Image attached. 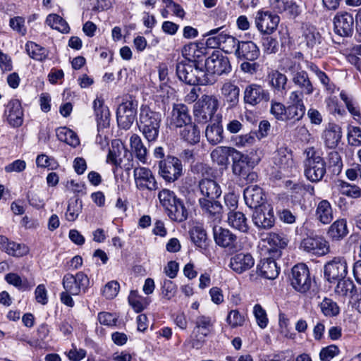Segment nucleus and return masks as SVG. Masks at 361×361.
<instances>
[{"mask_svg": "<svg viewBox=\"0 0 361 361\" xmlns=\"http://www.w3.org/2000/svg\"><path fill=\"white\" fill-rule=\"evenodd\" d=\"M162 115L149 106L142 104L140 109L137 124L139 130L149 142H155L159 135Z\"/></svg>", "mask_w": 361, "mask_h": 361, "instance_id": "1", "label": "nucleus"}, {"mask_svg": "<svg viewBox=\"0 0 361 361\" xmlns=\"http://www.w3.org/2000/svg\"><path fill=\"white\" fill-rule=\"evenodd\" d=\"M176 75L178 79L189 85H207L213 84L215 79L206 73L202 66H197L186 61L176 64Z\"/></svg>", "mask_w": 361, "mask_h": 361, "instance_id": "2", "label": "nucleus"}, {"mask_svg": "<svg viewBox=\"0 0 361 361\" xmlns=\"http://www.w3.org/2000/svg\"><path fill=\"white\" fill-rule=\"evenodd\" d=\"M255 162L247 154L236 152L233 154L232 170L243 183L248 184L257 180L258 176L254 171Z\"/></svg>", "mask_w": 361, "mask_h": 361, "instance_id": "3", "label": "nucleus"}, {"mask_svg": "<svg viewBox=\"0 0 361 361\" xmlns=\"http://www.w3.org/2000/svg\"><path fill=\"white\" fill-rule=\"evenodd\" d=\"M219 101L214 96L204 94L195 104L193 114L195 120L199 123H207L213 117L218 109Z\"/></svg>", "mask_w": 361, "mask_h": 361, "instance_id": "4", "label": "nucleus"}, {"mask_svg": "<svg viewBox=\"0 0 361 361\" xmlns=\"http://www.w3.org/2000/svg\"><path fill=\"white\" fill-rule=\"evenodd\" d=\"M302 42L311 50L312 55L315 57H321L327 53V45L315 27L306 25L302 27Z\"/></svg>", "mask_w": 361, "mask_h": 361, "instance_id": "5", "label": "nucleus"}, {"mask_svg": "<svg viewBox=\"0 0 361 361\" xmlns=\"http://www.w3.org/2000/svg\"><path fill=\"white\" fill-rule=\"evenodd\" d=\"M290 281L292 287L301 293H307L312 283L309 269L302 263L298 264L292 268Z\"/></svg>", "mask_w": 361, "mask_h": 361, "instance_id": "6", "label": "nucleus"}, {"mask_svg": "<svg viewBox=\"0 0 361 361\" xmlns=\"http://www.w3.org/2000/svg\"><path fill=\"white\" fill-rule=\"evenodd\" d=\"M183 173L181 161L175 157L168 156L159 162V175L168 183H173Z\"/></svg>", "mask_w": 361, "mask_h": 361, "instance_id": "7", "label": "nucleus"}, {"mask_svg": "<svg viewBox=\"0 0 361 361\" xmlns=\"http://www.w3.org/2000/svg\"><path fill=\"white\" fill-rule=\"evenodd\" d=\"M305 175L311 182L320 181L326 173V162L319 155L312 152V155L307 154V158L304 162Z\"/></svg>", "mask_w": 361, "mask_h": 361, "instance_id": "8", "label": "nucleus"}, {"mask_svg": "<svg viewBox=\"0 0 361 361\" xmlns=\"http://www.w3.org/2000/svg\"><path fill=\"white\" fill-rule=\"evenodd\" d=\"M137 102L131 97L118 106L116 118L120 128L128 130L131 127L137 115Z\"/></svg>", "mask_w": 361, "mask_h": 361, "instance_id": "9", "label": "nucleus"}, {"mask_svg": "<svg viewBox=\"0 0 361 361\" xmlns=\"http://www.w3.org/2000/svg\"><path fill=\"white\" fill-rule=\"evenodd\" d=\"M204 68L206 73L209 74L213 78V75H221L228 73L231 70V66L228 57L219 54V51L213 53L204 61Z\"/></svg>", "mask_w": 361, "mask_h": 361, "instance_id": "10", "label": "nucleus"}, {"mask_svg": "<svg viewBox=\"0 0 361 361\" xmlns=\"http://www.w3.org/2000/svg\"><path fill=\"white\" fill-rule=\"evenodd\" d=\"M347 274L348 265L344 257H334L324 266V277L329 283H333L343 278H345Z\"/></svg>", "mask_w": 361, "mask_h": 361, "instance_id": "11", "label": "nucleus"}, {"mask_svg": "<svg viewBox=\"0 0 361 361\" xmlns=\"http://www.w3.org/2000/svg\"><path fill=\"white\" fill-rule=\"evenodd\" d=\"M136 188L140 190L155 191L159 189V184L152 171L145 167H137L133 171Z\"/></svg>", "mask_w": 361, "mask_h": 361, "instance_id": "12", "label": "nucleus"}, {"mask_svg": "<svg viewBox=\"0 0 361 361\" xmlns=\"http://www.w3.org/2000/svg\"><path fill=\"white\" fill-rule=\"evenodd\" d=\"M213 235L217 245L226 248L231 252L237 251L238 248V238L229 229L221 226H214Z\"/></svg>", "mask_w": 361, "mask_h": 361, "instance_id": "13", "label": "nucleus"}, {"mask_svg": "<svg viewBox=\"0 0 361 361\" xmlns=\"http://www.w3.org/2000/svg\"><path fill=\"white\" fill-rule=\"evenodd\" d=\"M63 286L65 290L73 295H78L82 290H85L89 285L87 276L82 271L75 275L66 274L63 278Z\"/></svg>", "mask_w": 361, "mask_h": 361, "instance_id": "14", "label": "nucleus"}, {"mask_svg": "<svg viewBox=\"0 0 361 361\" xmlns=\"http://www.w3.org/2000/svg\"><path fill=\"white\" fill-rule=\"evenodd\" d=\"M252 222L259 229L267 230L272 228L275 224L273 207L270 204H267L255 209Z\"/></svg>", "mask_w": 361, "mask_h": 361, "instance_id": "15", "label": "nucleus"}, {"mask_svg": "<svg viewBox=\"0 0 361 361\" xmlns=\"http://www.w3.org/2000/svg\"><path fill=\"white\" fill-rule=\"evenodd\" d=\"M269 93L260 85L252 83L245 87L243 92V100L246 104L252 106L259 104L261 102H267Z\"/></svg>", "mask_w": 361, "mask_h": 361, "instance_id": "16", "label": "nucleus"}, {"mask_svg": "<svg viewBox=\"0 0 361 361\" xmlns=\"http://www.w3.org/2000/svg\"><path fill=\"white\" fill-rule=\"evenodd\" d=\"M300 247L307 252L317 255H324L329 252L328 241L319 235L304 238L300 243Z\"/></svg>", "mask_w": 361, "mask_h": 361, "instance_id": "17", "label": "nucleus"}, {"mask_svg": "<svg viewBox=\"0 0 361 361\" xmlns=\"http://www.w3.org/2000/svg\"><path fill=\"white\" fill-rule=\"evenodd\" d=\"M334 32L341 37L351 36L353 32L354 18L348 12H338L334 18Z\"/></svg>", "mask_w": 361, "mask_h": 361, "instance_id": "18", "label": "nucleus"}, {"mask_svg": "<svg viewBox=\"0 0 361 361\" xmlns=\"http://www.w3.org/2000/svg\"><path fill=\"white\" fill-rule=\"evenodd\" d=\"M4 116L13 128L20 126L23 123V111L18 99H11L6 105Z\"/></svg>", "mask_w": 361, "mask_h": 361, "instance_id": "19", "label": "nucleus"}, {"mask_svg": "<svg viewBox=\"0 0 361 361\" xmlns=\"http://www.w3.org/2000/svg\"><path fill=\"white\" fill-rule=\"evenodd\" d=\"M235 56L240 60L254 61L259 56V49L252 41H239L237 39Z\"/></svg>", "mask_w": 361, "mask_h": 361, "instance_id": "20", "label": "nucleus"}, {"mask_svg": "<svg viewBox=\"0 0 361 361\" xmlns=\"http://www.w3.org/2000/svg\"><path fill=\"white\" fill-rule=\"evenodd\" d=\"M343 132L341 127L334 123H329L322 134L324 145L329 149H334L341 141Z\"/></svg>", "mask_w": 361, "mask_h": 361, "instance_id": "21", "label": "nucleus"}, {"mask_svg": "<svg viewBox=\"0 0 361 361\" xmlns=\"http://www.w3.org/2000/svg\"><path fill=\"white\" fill-rule=\"evenodd\" d=\"M245 204L250 207L257 208L265 206L266 197L263 190L257 185H251L246 188L243 192Z\"/></svg>", "mask_w": 361, "mask_h": 361, "instance_id": "22", "label": "nucleus"}, {"mask_svg": "<svg viewBox=\"0 0 361 361\" xmlns=\"http://www.w3.org/2000/svg\"><path fill=\"white\" fill-rule=\"evenodd\" d=\"M198 203L203 214L213 221H221L223 206L218 199L199 198Z\"/></svg>", "mask_w": 361, "mask_h": 361, "instance_id": "23", "label": "nucleus"}, {"mask_svg": "<svg viewBox=\"0 0 361 361\" xmlns=\"http://www.w3.org/2000/svg\"><path fill=\"white\" fill-rule=\"evenodd\" d=\"M198 203L203 214L213 221H221L223 206L218 199L199 198Z\"/></svg>", "mask_w": 361, "mask_h": 361, "instance_id": "24", "label": "nucleus"}, {"mask_svg": "<svg viewBox=\"0 0 361 361\" xmlns=\"http://www.w3.org/2000/svg\"><path fill=\"white\" fill-rule=\"evenodd\" d=\"M361 288H357L354 282L350 279L343 278L338 281L334 288L336 295L350 299V302L357 300Z\"/></svg>", "mask_w": 361, "mask_h": 361, "instance_id": "25", "label": "nucleus"}, {"mask_svg": "<svg viewBox=\"0 0 361 361\" xmlns=\"http://www.w3.org/2000/svg\"><path fill=\"white\" fill-rule=\"evenodd\" d=\"M279 23L277 15L269 12H258L255 18L257 29L262 33L269 34L275 30Z\"/></svg>", "mask_w": 361, "mask_h": 361, "instance_id": "26", "label": "nucleus"}, {"mask_svg": "<svg viewBox=\"0 0 361 361\" xmlns=\"http://www.w3.org/2000/svg\"><path fill=\"white\" fill-rule=\"evenodd\" d=\"M254 264V258L250 253L240 252L231 257L228 266L234 272L240 274L250 269Z\"/></svg>", "mask_w": 361, "mask_h": 361, "instance_id": "27", "label": "nucleus"}, {"mask_svg": "<svg viewBox=\"0 0 361 361\" xmlns=\"http://www.w3.org/2000/svg\"><path fill=\"white\" fill-rule=\"evenodd\" d=\"M267 80L275 95L283 97L286 94L288 78L285 74L274 70L268 74Z\"/></svg>", "mask_w": 361, "mask_h": 361, "instance_id": "28", "label": "nucleus"}, {"mask_svg": "<svg viewBox=\"0 0 361 361\" xmlns=\"http://www.w3.org/2000/svg\"><path fill=\"white\" fill-rule=\"evenodd\" d=\"M192 122L188 108L183 104H175L170 116V124L176 128L183 126Z\"/></svg>", "mask_w": 361, "mask_h": 361, "instance_id": "29", "label": "nucleus"}, {"mask_svg": "<svg viewBox=\"0 0 361 361\" xmlns=\"http://www.w3.org/2000/svg\"><path fill=\"white\" fill-rule=\"evenodd\" d=\"M0 249L14 257H21L29 252V248L26 245L11 241L1 235H0Z\"/></svg>", "mask_w": 361, "mask_h": 361, "instance_id": "30", "label": "nucleus"}, {"mask_svg": "<svg viewBox=\"0 0 361 361\" xmlns=\"http://www.w3.org/2000/svg\"><path fill=\"white\" fill-rule=\"evenodd\" d=\"M182 54L185 58L183 61L204 68V54L197 44L190 42L185 45L182 49Z\"/></svg>", "mask_w": 361, "mask_h": 361, "instance_id": "31", "label": "nucleus"}, {"mask_svg": "<svg viewBox=\"0 0 361 361\" xmlns=\"http://www.w3.org/2000/svg\"><path fill=\"white\" fill-rule=\"evenodd\" d=\"M195 327L193 334H196L197 341L192 342V346L198 348H200V342L209 334L212 323L209 317L200 315L195 319Z\"/></svg>", "mask_w": 361, "mask_h": 361, "instance_id": "32", "label": "nucleus"}, {"mask_svg": "<svg viewBox=\"0 0 361 361\" xmlns=\"http://www.w3.org/2000/svg\"><path fill=\"white\" fill-rule=\"evenodd\" d=\"M201 197L205 199H218L221 195V189L219 183L213 179H202L198 184Z\"/></svg>", "mask_w": 361, "mask_h": 361, "instance_id": "33", "label": "nucleus"}, {"mask_svg": "<svg viewBox=\"0 0 361 361\" xmlns=\"http://www.w3.org/2000/svg\"><path fill=\"white\" fill-rule=\"evenodd\" d=\"M292 82L305 94L310 95L314 91V85L305 71L293 72Z\"/></svg>", "mask_w": 361, "mask_h": 361, "instance_id": "34", "label": "nucleus"}, {"mask_svg": "<svg viewBox=\"0 0 361 361\" xmlns=\"http://www.w3.org/2000/svg\"><path fill=\"white\" fill-rule=\"evenodd\" d=\"M93 107L99 128H106L109 125L110 112L109 108L104 105L102 98H96L93 102Z\"/></svg>", "mask_w": 361, "mask_h": 361, "instance_id": "35", "label": "nucleus"}, {"mask_svg": "<svg viewBox=\"0 0 361 361\" xmlns=\"http://www.w3.org/2000/svg\"><path fill=\"white\" fill-rule=\"evenodd\" d=\"M257 269V273L267 279H274L279 274V268L276 262L269 257L262 259Z\"/></svg>", "mask_w": 361, "mask_h": 361, "instance_id": "36", "label": "nucleus"}, {"mask_svg": "<svg viewBox=\"0 0 361 361\" xmlns=\"http://www.w3.org/2000/svg\"><path fill=\"white\" fill-rule=\"evenodd\" d=\"M221 93L224 101L228 104V107L235 106L239 101L240 89L231 82H226L223 84L221 88Z\"/></svg>", "mask_w": 361, "mask_h": 361, "instance_id": "37", "label": "nucleus"}, {"mask_svg": "<svg viewBox=\"0 0 361 361\" xmlns=\"http://www.w3.org/2000/svg\"><path fill=\"white\" fill-rule=\"evenodd\" d=\"M165 212L171 220L177 222L185 221L189 214L183 200L180 198H178Z\"/></svg>", "mask_w": 361, "mask_h": 361, "instance_id": "38", "label": "nucleus"}, {"mask_svg": "<svg viewBox=\"0 0 361 361\" xmlns=\"http://www.w3.org/2000/svg\"><path fill=\"white\" fill-rule=\"evenodd\" d=\"M274 164L280 169L287 170L293 165L292 154L287 147H281L274 153L273 157Z\"/></svg>", "mask_w": 361, "mask_h": 361, "instance_id": "39", "label": "nucleus"}, {"mask_svg": "<svg viewBox=\"0 0 361 361\" xmlns=\"http://www.w3.org/2000/svg\"><path fill=\"white\" fill-rule=\"evenodd\" d=\"M236 152L238 151L233 147H217L211 152V158L219 166H224L228 164L229 156H232L233 159V154Z\"/></svg>", "mask_w": 361, "mask_h": 361, "instance_id": "40", "label": "nucleus"}, {"mask_svg": "<svg viewBox=\"0 0 361 361\" xmlns=\"http://www.w3.org/2000/svg\"><path fill=\"white\" fill-rule=\"evenodd\" d=\"M327 234L332 240L343 239L348 234L347 221L345 219L335 221L329 228Z\"/></svg>", "mask_w": 361, "mask_h": 361, "instance_id": "41", "label": "nucleus"}, {"mask_svg": "<svg viewBox=\"0 0 361 361\" xmlns=\"http://www.w3.org/2000/svg\"><path fill=\"white\" fill-rule=\"evenodd\" d=\"M228 224L231 227L242 233H247L249 230L247 219L245 215L239 211L228 212Z\"/></svg>", "mask_w": 361, "mask_h": 361, "instance_id": "42", "label": "nucleus"}, {"mask_svg": "<svg viewBox=\"0 0 361 361\" xmlns=\"http://www.w3.org/2000/svg\"><path fill=\"white\" fill-rule=\"evenodd\" d=\"M180 131L182 140L190 145H195L200 140V131L197 126L192 122L183 126Z\"/></svg>", "mask_w": 361, "mask_h": 361, "instance_id": "43", "label": "nucleus"}, {"mask_svg": "<svg viewBox=\"0 0 361 361\" xmlns=\"http://www.w3.org/2000/svg\"><path fill=\"white\" fill-rule=\"evenodd\" d=\"M316 216L317 219L324 224H328L334 219L333 209L329 201L324 200L319 202Z\"/></svg>", "mask_w": 361, "mask_h": 361, "instance_id": "44", "label": "nucleus"}, {"mask_svg": "<svg viewBox=\"0 0 361 361\" xmlns=\"http://www.w3.org/2000/svg\"><path fill=\"white\" fill-rule=\"evenodd\" d=\"M130 145L135 157L142 163L147 161V149L144 145L141 137L137 134H133L130 138Z\"/></svg>", "mask_w": 361, "mask_h": 361, "instance_id": "45", "label": "nucleus"}, {"mask_svg": "<svg viewBox=\"0 0 361 361\" xmlns=\"http://www.w3.org/2000/svg\"><path fill=\"white\" fill-rule=\"evenodd\" d=\"M25 50L30 58L39 61H45L49 54L46 48L30 41L26 43Z\"/></svg>", "mask_w": 361, "mask_h": 361, "instance_id": "46", "label": "nucleus"}, {"mask_svg": "<svg viewBox=\"0 0 361 361\" xmlns=\"http://www.w3.org/2000/svg\"><path fill=\"white\" fill-rule=\"evenodd\" d=\"M205 136L208 142L213 145L222 141L224 138L223 128L219 121L207 126L205 130Z\"/></svg>", "mask_w": 361, "mask_h": 361, "instance_id": "47", "label": "nucleus"}, {"mask_svg": "<svg viewBox=\"0 0 361 361\" xmlns=\"http://www.w3.org/2000/svg\"><path fill=\"white\" fill-rule=\"evenodd\" d=\"M56 136L60 141L64 142L72 147H76L80 144L76 133L66 127L59 128L56 130Z\"/></svg>", "mask_w": 361, "mask_h": 361, "instance_id": "48", "label": "nucleus"}, {"mask_svg": "<svg viewBox=\"0 0 361 361\" xmlns=\"http://www.w3.org/2000/svg\"><path fill=\"white\" fill-rule=\"evenodd\" d=\"M190 238L194 244L201 248L206 249L207 247V238L206 231L201 226H194L190 231Z\"/></svg>", "mask_w": 361, "mask_h": 361, "instance_id": "49", "label": "nucleus"}, {"mask_svg": "<svg viewBox=\"0 0 361 361\" xmlns=\"http://www.w3.org/2000/svg\"><path fill=\"white\" fill-rule=\"evenodd\" d=\"M322 312L326 317H333L339 314L340 307L337 302L329 298H324L320 302Z\"/></svg>", "mask_w": 361, "mask_h": 361, "instance_id": "50", "label": "nucleus"}, {"mask_svg": "<svg viewBox=\"0 0 361 361\" xmlns=\"http://www.w3.org/2000/svg\"><path fill=\"white\" fill-rule=\"evenodd\" d=\"M46 23L51 28L61 32L67 33L69 32L70 27L66 21L57 14H49L47 17Z\"/></svg>", "mask_w": 361, "mask_h": 361, "instance_id": "51", "label": "nucleus"}, {"mask_svg": "<svg viewBox=\"0 0 361 361\" xmlns=\"http://www.w3.org/2000/svg\"><path fill=\"white\" fill-rule=\"evenodd\" d=\"M124 151V147L118 142H113L107 156V162H110L116 166H121L122 158L121 154Z\"/></svg>", "mask_w": 361, "mask_h": 361, "instance_id": "52", "label": "nucleus"}, {"mask_svg": "<svg viewBox=\"0 0 361 361\" xmlns=\"http://www.w3.org/2000/svg\"><path fill=\"white\" fill-rule=\"evenodd\" d=\"M305 114V105L288 104L286 106V121H299L304 117Z\"/></svg>", "mask_w": 361, "mask_h": 361, "instance_id": "53", "label": "nucleus"}, {"mask_svg": "<svg viewBox=\"0 0 361 361\" xmlns=\"http://www.w3.org/2000/svg\"><path fill=\"white\" fill-rule=\"evenodd\" d=\"M6 281L16 287L18 289L21 290H30L32 286H30L27 279H22L19 275L16 273H8L5 276Z\"/></svg>", "mask_w": 361, "mask_h": 361, "instance_id": "54", "label": "nucleus"}, {"mask_svg": "<svg viewBox=\"0 0 361 361\" xmlns=\"http://www.w3.org/2000/svg\"><path fill=\"white\" fill-rule=\"evenodd\" d=\"M158 199L160 204L166 211L175 202V201L178 200V197L175 195L174 192L164 188L159 192Z\"/></svg>", "mask_w": 361, "mask_h": 361, "instance_id": "55", "label": "nucleus"}, {"mask_svg": "<svg viewBox=\"0 0 361 361\" xmlns=\"http://www.w3.org/2000/svg\"><path fill=\"white\" fill-rule=\"evenodd\" d=\"M128 302L130 306L137 312H142L148 305L147 298L137 294V291L132 290L128 296Z\"/></svg>", "mask_w": 361, "mask_h": 361, "instance_id": "56", "label": "nucleus"}, {"mask_svg": "<svg viewBox=\"0 0 361 361\" xmlns=\"http://www.w3.org/2000/svg\"><path fill=\"white\" fill-rule=\"evenodd\" d=\"M347 140L349 145L353 147L361 146V128L357 126H348Z\"/></svg>", "mask_w": 361, "mask_h": 361, "instance_id": "57", "label": "nucleus"}, {"mask_svg": "<svg viewBox=\"0 0 361 361\" xmlns=\"http://www.w3.org/2000/svg\"><path fill=\"white\" fill-rule=\"evenodd\" d=\"M216 37L219 46H222V49H225L226 52H231V51L228 50L230 47L232 48L235 47L237 39L227 33H225L224 31L219 32Z\"/></svg>", "mask_w": 361, "mask_h": 361, "instance_id": "58", "label": "nucleus"}, {"mask_svg": "<svg viewBox=\"0 0 361 361\" xmlns=\"http://www.w3.org/2000/svg\"><path fill=\"white\" fill-rule=\"evenodd\" d=\"M245 322V316L238 310H231L226 317V322L232 328L242 326Z\"/></svg>", "mask_w": 361, "mask_h": 361, "instance_id": "59", "label": "nucleus"}, {"mask_svg": "<svg viewBox=\"0 0 361 361\" xmlns=\"http://www.w3.org/2000/svg\"><path fill=\"white\" fill-rule=\"evenodd\" d=\"M81 207V202H79L78 200L70 202L66 212V219L68 221H74L78 218Z\"/></svg>", "mask_w": 361, "mask_h": 361, "instance_id": "60", "label": "nucleus"}, {"mask_svg": "<svg viewBox=\"0 0 361 361\" xmlns=\"http://www.w3.org/2000/svg\"><path fill=\"white\" fill-rule=\"evenodd\" d=\"M270 113L279 121H286V106L279 102L271 101Z\"/></svg>", "mask_w": 361, "mask_h": 361, "instance_id": "61", "label": "nucleus"}, {"mask_svg": "<svg viewBox=\"0 0 361 361\" xmlns=\"http://www.w3.org/2000/svg\"><path fill=\"white\" fill-rule=\"evenodd\" d=\"M253 314L258 326L262 329L266 328L268 324L267 312L259 304H256L254 306Z\"/></svg>", "mask_w": 361, "mask_h": 361, "instance_id": "62", "label": "nucleus"}, {"mask_svg": "<svg viewBox=\"0 0 361 361\" xmlns=\"http://www.w3.org/2000/svg\"><path fill=\"white\" fill-rule=\"evenodd\" d=\"M341 192L352 198H358L361 197V189L355 185H350L346 182L342 181L341 185Z\"/></svg>", "mask_w": 361, "mask_h": 361, "instance_id": "63", "label": "nucleus"}, {"mask_svg": "<svg viewBox=\"0 0 361 361\" xmlns=\"http://www.w3.org/2000/svg\"><path fill=\"white\" fill-rule=\"evenodd\" d=\"M232 141L237 147H246L252 145L255 141V133H250L232 137Z\"/></svg>", "mask_w": 361, "mask_h": 361, "instance_id": "64", "label": "nucleus"}]
</instances>
